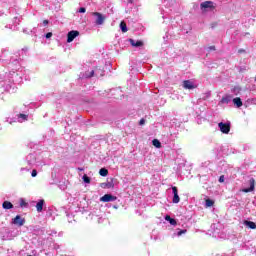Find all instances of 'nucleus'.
<instances>
[{
	"label": "nucleus",
	"instance_id": "f257e3e1",
	"mask_svg": "<svg viewBox=\"0 0 256 256\" xmlns=\"http://www.w3.org/2000/svg\"><path fill=\"white\" fill-rule=\"evenodd\" d=\"M92 15H93V17H96V21H95L96 25H103L105 23L106 17L102 13L93 12Z\"/></svg>",
	"mask_w": 256,
	"mask_h": 256
},
{
	"label": "nucleus",
	"instance_id": "f03ea898",
	"mask_svg": "<svg viewBox=\"0 0 256 256\" xmlns=\"http://www.w3.org/2000/svg\"><path fill=\"white\" fill-rule=\"evenodd\" d=\"M218 127L221 133H224L225 135H229V131H231V124L220 122L218 124Z\"/></svg>",
	"mask_w": 256,
	"mask_h": 256
},
{
	"label": "nucleus",
	"instance_id": "7ed1b4c3",
	"mask_svg": "<svg viewBox=\"0 0 256 256\" xmlns=\"http://www.w3.org/2000/svg\"><path fill=\"white\" fill-rule=\"evenodd\" d=\"M12 225L23 227L25 225V218H22L21 215H17L15 218L12 219Z\"/></svg>",
	"mask_w": 256,
	"mask_h": 256
},
{
	"label": "nucleus",
	"instance_id": "20e7f679",
	"mask_svg": "<svg viewBox=\"0 0 256 256\" xmlns=\"http://www.w3.org/2000/svg\"><path fill=\"white\" fill-rule=\"evenodd\" d=\"M76 37H79V31L77 30H72L68 32L67 35V43H73Z\"/></svg>",
	"mask_w": 256,
	"mask_h": 256
},
{
	"label": "nucleus",
	"instance_id": "39448f33",
	"mask_svg": "<svg viewBox=\"0 0 256 256\" xmlns=\"http://www.w3.org/2000/svg\"><path fill=\"white\" fill-rule=\"evenodd\" d=\"M100 201H102V203H109L111 201H117V196H113L111 194H105L104 196H102L100 198Z\"/></svg>",
	"mask_w": 256,
	"mask_h": 256
},
{
	"label": "nucleus",
	"instance_id": "423d86ee",
	"mask_svg": "<svg viewBox=\"0 0 256 256\" xmlns=\"http://www.w3.org/2000/svg\"><path fill=\"white\" fill-rule=\"evenodd\" d=\"M200 9H210L213 11V9H215V5L213 1H205L200 4Z\"/></svg>",
	"mask_w": 256,
	"mask_h": 256
},
{
	"label": "nucleus",
	"instance_id": "0eeeda50",
	"mask_svg": "<svg viewBox=\"0 0 256 256\" xmlns=\"http://www.w3.org/2000/svg\"><path fill=\"white\" fill-rule=\"evenodd\" d=\"M172 192H173V199L172 202L173 203H179V201H181V198H179V190L177 189L176 186L172 187Z\"/></svg>",
	"mask_w": 256,
	"mask_h": 256
},
{
	"label": "nucleus",
	"instance_id": "6e6552de",
	"mask_svg": "<svg viewBox=\"0 0 256 256\" xmlns=\"http://www.w3.org/2000/svg\"><path fill=\"white\" fill-rule=\"evenodd\" d=\"M182 85L184 89H197V86L191 80H184Z\"/></svg>",
	"mask_w": 256,
	"mask_h": 256
},
{
	"label": "nucleus",
	"instance_id": "1a4fd4ad",
	"mask_svg": "<svg viewBox=\"0 0 256 256\" xmlns=\"http://www.w3.org/2000/svg\"><path fill=\"white\" fill-rule=\"evenodd\" d=\"M251 191H255V179H250V187L242 189V193H251Z\"/></svg>",
	"mask_w": 256,
	"mask_h": 256
},
{
	"label": "nucleus",
	"instance_id": "9d476101",
	"mask_svg": "<svg viewBox=\"0 0 256 256\" xmlns=\"http://www.w3.org/2000/svg\"><path fill=\"white\" fill-rule=\"evenodd\" d=\"M129 43L132 47H143V41L141 40L135 41L134 39H130Z\"/></svg>",
	"mask_w": 256,
	"mask_h": 256
},
{
	"label": "nucleus",
	"instance_id": "9b49d317",
	"mask_svg": "<svg viewBox=\"0 0 256 256\" xmlns=\"http://www.w3.org/2000/svg\"><path fill=\"white\" fill-rule=\"evenodd\" d=\"M43 205H45V200H39L36 204V209L38 213H41V211H43Z\"/></svg>",
	"mask_w": 256,
	"mask_h": 256
},
{
	"label": "nucleus",
	"instance_id": "f8f14e48",
	"mask_svg": "<svg viewBox=\"0 0 256 256\" xmlns=\"http://www.w3.org/2000/svg\"><path fill=\"white\" fill-rule=\"evenodd\" d=\"M244 225H246V227H249V229H256V224L253 221L245 220Z\"/></svg>",
	"mask_w": 256,
	"mask_h": 256
},
{
	"label": "nucleus",
	"instance_id": "ddd939ff",
	"mask_svg": "<svg viewBox=\"0 0 256 256\" xmlns=\"http://www.w3.org/2000/svg\"><path fill=\"white\" fill-rule=\"evenodd\" d=\"M233 103L234 105H236L238 108L239 107H243V101L239 98V97H236L233 99Z\"/></svg>",
	"mask_w": 256,
	"mask_h": 256
},
{
	"label": "nucleus",
	"instance_id": "4468645a",
	"mask_svg": "<svg viewBox=\"0 0 256 256\" xmlns=\"http://www.w3.org/2000/svg\"><path fill=\"white\" fill-rule=\"evenodd\" d=\"M2 207L3 209H13V204L9 201H4Z\"/></svg>",
	"mask_w": 256,
	"mask_h": 256
},
{
	"label": "nucleus",
	"instance_id": "2eb2a0df",
	"mask_svg": "<svg viewBox=\"0 0 256 256\" xmlns=\"http://www.w3.org/2000/svg\"><path fill=\"white\" fill-rule=\"evenodd\" d=\"M165 220L169 221L170 225H174V226L177 225V220L171 218V216H169V215L165 216Z\"/></svg>",
	"mask_w": 256,
	"mask_h": 256
},
{
	"label": "nucleus",
	"instance_id": "dca6fc26",
	"mask_svg": "<svg viewBox=\"0 0 256 256\" xmlns=\"http://www.w3.org/2000/svg\"><path fill=\"white\" fill-rule=\"evenodd\" d=\"M99 175H101V177H107V175H109V170H107L106 168H101L99 170Z\"/></svg>",
	"mask_w": 256,
	"mask_h": 256
},
{
	"label": "nucleus",
	"instance_id": "f3484780",
	"mask_svg": "<svg viewBox=\"0 0 256 256\" xmlns=\"http://www.w3.org/2000/svg\"><path fill=\"white\" fill-rule=\"evenodd\" d=\"M152 145L156 147V149H161V142L158 139L152 140Z\"/></svg>",
	"mask_w": 256,
	"mask_h": 256
},
{
	"label": "nucleus",
	"instance_id": "a211bd4d",
	"mask_svg": "<svg viewBox=\"0 0 256 256\" xmlns=\"http://www.w3.org/2000/svg\"><path fill=\"white\" fill-rule=\"evenodd\" d=\"M122 33H127V24L125 22L120 23Z\"/></svg>",
	"mask_w": 256,
	"mask_h": 256
},
{
	"label": "nucleus",
	"instance_id": "6ab92c4d",
	"mask_svg": "<svg viewBox=\"0 0 256 256\" xmlns=\"http://www.w3.org/2000/svg\"><path fill=\"white\" fill-rule=\"evenodd\" d=\"M231 101V96H223L221 99V103H229Z\"/></svg>",
	"mask_w": 256,
	"mask_h": 256
},
{
	"label": "nucleus",
	"instance_id": "aec40b11",
	"mask_svg": "<svg viewBox=\"0 0 256 256\" xmlns=\"http://www.w3.org/2000/svg\"><path fill=\"white\" fill-rule=\"evenodd\" d=\"M213 205H215V201L206 199V207H213Z\"/></svg>",
	"mask_w": 256,
	"mask_h": 256
},
{
	"label": "nucleus",
	"instance_id": "412c9836",
	"mask_svg": "<svg viewBox=\"0 0 256 256\" xmlns=\"http://www.w3.org/2000/svg\"><path fill=\"white\" fill-rule=\"evenodd\" d=\"M84 183H91V178H89V176H87V174H84L82 177Z\"/></svg>",
	"mask_w": 256,
	"mask_h": 256
},
{
	"label": "nucleus",
	"instance_id": "4be33fe9",
	"mask_svg": "<svg viewBox=\"0 0 256 256\" xmlns=\"http://www.w3.org/2000/svg\"><path fill=\"white\" fill-rule=\"evenodd\" d=\"M20 207H27V203L24 199L20 200Z\"/></svg>",
	"mask_w": 256,
	"mask_h": 256
},
{
	"label": "nucleus",
	"instance_id": "5701e85b",
	"mask_svg": "<svg viewBox=\"0 0 256 256\" xmlns=\"http://www.w3.org/2000/svg\"><path fill=\"white\" fill-rule=\"evenodd\" d=\"M218 181L219 183H225V175H221Z\"/></svg>",
	"mask_w": 256,
	"mask_h": 256
},
{
	"label": "nucleus",
	"instance_id": "b1692460",
	"mask_svg": "<svg viewBox=\"0 0 256 256\" xmlns=\"http://www.w3.org/2000/svg\"><path fill=\"white\" fill-rule=\"evenodd\" d=\"M52 37H53V33L48 32V33L46 34V39H51Z\"/></svg>",
	"mask_w": 256,
	"mask_h": 256
},
{
	"label": "nucleus",
	"instance_id": "393cba45",
	"mask_svg": "<svg viewBox=\"0 0 256 256\" xmlns=\"http://www.w3.org/2000/svg\"><path fill=\"white\" fill-rule=\"evenodd\" d=\"M31 175L32 177H37V170L36 169L32 170Z\"/></svg>",
	"mask_w": 256,
	"mask_h": 256
},
{
	"label": "nucleus",
	"instance_id": "a878e982",
	"mask_svg": "<svg viewBox=\"0 0 256 256\" xmlns=\"http://www.w3.org/2000/svg\"><path fill=\"white\" fill-rule=\"evenodd\" d=\"M87 11V9H85V7H81L79 9V13H85Z\"/></svg>",
	"mask_w": 256,
	"mask_h": 256
},
{
	"label": "nucleus",
	"instance_id": "bb28decb",
	"mask_svg": "<svg viewBox=\"0 0 256 256\" xmlns=\"http://www.w3.org/2000/svg\"><path fill=\"white\" fill-rule=\"evenodd\" d=\"M19 117H20L21 119H25V120L27 119V115H25V114H20Z\"/></svg>",
	"mask_w": 256,
	"mask_h": 256
},
{
	"label": "nucleus",
	"instance_id": "cd10ccee",
	"mask_svg": "<svg viewBox=\"0 0 256 256\" xmlns=\"http://www.w3.org/2000/svg\"><path fill=\"white\" fill-rule=\"evenodd\" d=\"M139 125H145V119H141L140 121H139Z\"/></svg>",
	"mask_w": 256,
	"mask_h": 256
},
{
	"label": "nucleus",
	"instance_id": "c85d7f7f",
	"mask_svg": "<svg viewBox=\"0 0 256 256\" xmlns=\"http://www.w3.org/2000/svg\"><path fill=\"white\" fill-rule=\"evenodd\" d=\"M208 51H215V46L208 47Z\"/></svg>",
	"mask_w": 256,
	"mask_h": 256
},
{
	"label": "nucleus",
	"instance_id": "c756f323",
	"mask_svg": "<svg viewBox=\"0 0 256 256\" xmlns=\"http://www.w3.org/2000/svg\"><path fill=\"white\" fill-rule=\"evenodd\" d=\"M238 53L241 55L242 53H245V49H239Z\"/></svg>",
	"mask_w": 256,
	"mask_h": 256
},
{
	"label": "nucleus",
	"instance_id": "7c9ffc66",
	"mask_svg": "<svg viewBox=\"0 0 256 256\" xmlns=\"http://www.w3.org/2000/svg\"><path fill=\"white\" fill-rule=\"evenodd\" d=\"M43 24H44V25H49V20H44V21H43Z\"/></svg>",
	"mask_w": 256,
	"mask_h": 256
},
{
	"label": "nucleus",
	"instance_id": "2f4dec72",
	"mask_svg": "<svg viewBox=\"0 0 256 256\" xmlns=\"http://www.w3.org/2000/svg\"><path fill=\"white\" fill-rule=\"evenodd\" d=\"M106 187H113V184L112 183H108V184H105Z\"/></svg>",
	"mask_w": 256,
	"mask_h": 256
},
{
	"label": "nucleus",
	"instance_id": "473e14b6",
	"mask_svg": "<svg viewBox=\"0 0 256 256\" xmlns=\"http://www.w3.org/2000/svg\"><path fill=\"white\" fill-rule=\"evenodd\" d=\"M93 75H95V71L92 70V71L90 72V77H93Z\"/></svg>",
	"mask_w": 256,
	"mask_h": 256
},
{
	"label": "nucleus",
	"instance_id": "72a5a7b5",
	"mask_svg": "<svg viewBox=\"0 0 256 256\" xmlns=\"http://www.w3.org/2000/svg\"><path fill=\"white\" fill-rule=\"evenodd\" d=\"M134 0H128V3H133Z\"/></svg>",
	"mask_w": 256,
	"mask_h": 256
},
{
	"label": "nucleus",
	"instance_id": "f704fd0d",
	"mask_svg": "<svg viewBox=\"0 0 256 256\" xmlns=\"http://www.w3.org/2000/svg\"><path fill=\"white\" fill-rule=\"evenodd\" d=\"M78 171H83V168H78Z\"/></svg>",
	"mask_w": 256,
	"mask_h": 256
}]
</instances>
